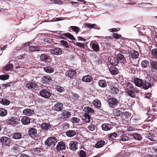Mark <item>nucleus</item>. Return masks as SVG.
<instances>
[{
  "label": "nucleus",
  "instance_id": "obj_60",
  "mask_svg": "<svg viewBox=\"0 0 157 157\" xmlns=\"http://www.w3.org/2000/svg\"><path fill=\"white\" fill-rule=\"evenodd\" d=\"M152 55L156 57H157V48L153 49L151 51Z\"/></svg>",
  "mask_w": 157,
  "mask_h": 157
},
{
  "label": "nucleus",
  "instance_id": "obj_30",
  "mask_svg": "<svg viewBox=\"0 0 157 157\" xmlns=\"http://www.w3.org/2000/svg\"><path fill=\"white\" fill-rule=\"evenodd\" d=\"M51 127V125L47 123H44L42 124L41 125V128L42 130L45 131L49 129Z\"/></svg>",
  "mask_w": 157,
  "mask_h": 157
},
{
  "label": "nucleus",
  "instance_id": "obj_25",
  "mask_svg": "<svg viewBox=\"0 0 157 157\" xmlns=\"http://www.w3.org/2000/svg\"><path fill=\"white\" fill-rule=\"evenodd\" d=\"M93 79L89 75H87L84 76L82 78V80L84 82H89Z\"/></svg>",
  "mask_w": 157,
  "mask_h": 157
},
{
  "label": "nucleus",
  "instance_id": "obj_52",
  "mask_svg": "<svg viewBox=\"0 0 157 157\" xmlns=\"http://www.w3.org/2000/svg\"><path fill=\"white\" fill-rule=\"evenodd\" d=\"M130 48L129 47H127L125 49H121L120 50V52L121 53H122L124 54H127L129 53V49Z\"/></svg>",
  "mask_w": 157,
  "mask_h": 157
},
{
  "label": "nucleus",
  "instance_id": "obj_36",
  "mask_svg": "<svg viewBox=\"0 0 157 157\" xmlns=\"http://www.w3.org/2000/svg\"><path fill=\"white\" fill-rule=\"evenodd\" d=\"M51 80V78L50 76H44L42 78V82L43 83H47L49 82Z\"/></svg>",
  "mask_w": 157,
  "mask_h": 157
},
{
  "label": "nucleus",
  "instance_id": "obj_53",
  "mask_svg": "<svg viewBox=\"0 0 157 157\" xmlns=\"http://www.w3.org/2000/svg\"><path fill=\"white\" fill-rule=\"evenodd\" d=\"M71 121L73 124H77L80 122V120L77 118L73 117L72 118Z\"/></svg>",
  "mask_w": 157,
  "mask_h": 157
},
{
  "label": "nucleus",
  "instance_id": "obj_10",
  "mask_svg": "<svg viewBox=\"0 0 157 157\" xmlns=\"http://www.w3.org/2000/svg\"><path fill=\"white\" fill-rule=\"evenodd\" d=\"M60 35L62 38L63 39H65V37H66L72 40H76L74 36L72 34L69 33H61L60 34Z\"/></svg>",
  "mask_w": 157,
  "mask_h": 157
},
{
  "label": "nucleus",
  "instance_id": "obj_57",
  "mask_svg": "<svg viewBox=\"0 0 157 157\" xmlns=\"http://www.w3.org/2000/svg\"><path fill=\"white\" fill-rule=\"evenodd\" d=\"M9 75H0V79L5 80L8 79L9 78Z\"/></svg>",
  "mask_w": 157,
  "mask_h": 157
},
{
  "label": "nucleus",
  "instance_id": "obj_38",
  "mask_svg": "<svg viewBox=\"0 0 157 157\" xmlns=\"http://www.w3.org/2000/svg\"><path fill=\"white\" fill-rule=\"evenodd\" d=\"M92 48L96 52H99L100 51V48L98 43L97 44H92Z\"/></svg>",
  "mask_w": 157,
  "mask_h": 157
},
{
  "label": "nucleus",
  "instance_id": "obj_16",
  "mask_svg": "<svg viewBox=\"0 0 157 157\" xmlns=\"http://www.w3.org/2000/svg\"><path fill=\"white\" fill-rule=\"evenodd\" d=\"M117 59L118 62L124 64L126 63V61L124 56L121 53H118L117 55Z\"/></svg>",
  "mask_w": 157,
  "mask_h": 157
},
{
  "label": "nucleus",
  "instance_id": "obj_3",
  "mask_svg": "<svg viewBox=\"0 0 157 157\" xmlns=\"http://www.w3.org/2000/svg\"><path fill=\"white\" fill-rule=\"evenodd\" d=\"M50 52L52 55L56 56L61 55L62 53V50L61 48L59 47H55L51 49Z\"/></svg>",
  "mask_w": 157,
  "mask_h": 157
},
{
  "label": "nucleus",
  "instance_id": "obj_40",
  "mask_svg": "<svg viewBox=\"0 0 157 157\" xmlns=\"http://www.w3.org/2000/svg\"><path fill=\"white\" fill-rule=\"evenodd\" d=\"M122 113L120 110V108L115 109L113 111V113L114 116L116 117H119L121 116Z\"/></svg>",
  "mask_w": 157,
  "mask_h": 157
},
{
  "label": "nucleus",
  "instance_id": "obj_23",
  "mask_svg": "<svg viewBox=\"0 0 157 157\" xmlns=\"http://www.w3.org/2000/svg\"><path fill=\"white\" fill-rule=\"evenodd\" d=\"M131 113L127 112H125L122 113L121 117L125 120L128 121V119L131 118Z\"/></svg>",
  "mask_w": 157,
  "mask_h": 157
},
{
  "label": "nucleus",
  "instance_id": "obj_14",
  "mask_svg": "<svg viewBox=\"0 0 157 157\" xmlns=\"http://www.w3.org/2000/svg\"><path fill=\"white\" fill-rule=\"evenodd\" d=\"M19 121V120L18 118L13 117L8 120V123L10 125L17 124Z\"/></svg>",
  "mask_w": 157,
  "mask_h": 157
},
{
  "label": "nucleus",
  "instance_id": "obj_49",
  "mask_svg": "<svg viewBox=\"0 0 157 157\" xmlns=\"http://www.w3.org/2000/svg\"><path fill=\"white\" fill-rule=\"evenodd\" d=\"M84 111L89 113H90L91 114H93L94 113V111L89 106H86L84 108Z\"/></svg>",
  "mask_w": 157,
  "mask_h": 157
},
{
  "label": "nucleus",
  "instance_id": "obj_11",
  "mask_svg": "<svg viewBox=\"0 0 157 157\" xmlns=\"http://www.w3.org/2000/svg\"><path fill=\"white\" fill-rule=\"evenodd\" d=\"M71 115L70 112L66 110H64L59 115L60 118L64 120L69 117V116Z\"/></svg>",
  "mask_w": 157,
  "mask_h": 157
},
{
  "label": "nucleus",
  "instance_id": "obj_26",
  "mask_svg": "<svg viewBox=\"0 0 157 157\" xmlns=\"http://www.w3.org/2000/svg\"><path fill=\"white\" fill-rule=\"evenodd\" d=\"M146 137L151 141H155L156 139L155 135L152 133L149 132L147 133Z\"/></svg>",
  "mask_w": 157,
  "mask_h": 157
},
{
  "label": "nucleus",
  "instance_id": "obj_35",
  "mask_svg": "<svg viewBox=\"0 0 157 157\" xmlns=\"http://www.w3.org/2000/svg\"><path fill=\"white\" fill-rule=\"evenodd\" d=\"M143 83L141 88L144 90L148 89L151 86V84L145 81H143Z\"/></svg>",
  "mask_w": 157,
  "mask_h": 157
},
{
  "label": "nucleus",
  "instance_id": "obj_1",
  "mask_svg": "<svg viewBox=\"0 0 157 157\" xmlns=\"http://www.w3.org/2000/svg\"><path fill=\"white\" fill-rule=\"evenodd\" d=\"M57 139L54 136L48 137L45 141V144L48 147H52L54 146L57 142Z\"/></svg>",
  "mask_w": 157,
  "mask_h": 157
},
{
  "label": "nucleus",
  "instance_id": "obj_22",
  "mask_svg": "<svg viewBox=\"0 0 157 157\" xmlns=\"http://www.w3.org/2000/svg\"><path fill=\"white\" fill-rule=\"evenodd\" d=\"M110 72L113 75H116L119 73L118 69L116 67L111 66L109 68Z\"/></svg>",
  "mask_w": 157,
  "mask_h": 157
},
{
  "label": "nucleus",
  "instance_id": "obj_62",
  "mask_svg": "<svg viewBox=\"0 0 157 157\" xmlns=\"http://www.w3.org/2000/svg\"><path fill=\"white\" fill-rule=\"evenodd\" d=\"M151 34L152 37L153 38H155L156 36H157V35H156V33L155 29H154V30H151Z\"/></svg>",
  "mask_w": 157,
  "mask_h": 157
},
{
  "label": "nucleus",
  "instance_id": "obj_29",
  "mask_svg": "<svg viewBox=\"0 0 157 157\" xmlns=\"http://www.w3.org/2000/svg\"><path fill=\"white\" fill-rule=\"evenodd\" d=\"M98 85L102 88H105L107 86V84L105 80L101 79L98 81Z\"/></svg>",
  "mask_w": 157,
  "mask_h": 157
},
{
  "label": "nucleus",
  "instance_id": "obj_44",
  "mask_svg": "<svg viewBox=\"0 0 157 157\" xmlns=\"http://www.w3.org/2000/svg\"><path fill=\"white\" fill-rule=\"evenodd\" d=\"M22 135L21 133L19 132L14 133L13 135V138L15 139H21Z\"/></svg>",
  "mask_w": 157,
  "mask_h": 157
},
{
  "label": "nucleus",
  "instance_id": "obj_47",
  "mask_svg": "<svg viewBox=\"0 0 157 157\" xmlns=\"http://www.w3.org/2000/svg\"><path fill=\"white\" fill-rule=\"evenodd\" d=\"M126 92L128 95L131 97L134 98L135 97V94L134 91L132 89L127 90Z\"/></svg>",
  "mask_w": 157,
  "mask_h": 157
},
{
  "label": "nucleus",
  "instance_id": "obj_5",
  "mask_svg": "<svg viewBox=\"0 0 157 157\" xmlns=\"http://www.w3.org/2000/svg\"><path fill=\"white\" fill-rule=\"evenodd\" d=\"M40 95L45 98H49L51 96L50 92L46 89H43L39 92Z\"/></svg>",
  "mask_w": 157,
  "mask_h": 157
},
{
  "label": "nucleus",
  "instance_id": "obj_54",
  "mask_svg": "<svg viewBox=\"0 0 157 157\" xmlns=\"http://www.w3.org/2000/svg\"><path fill=\"white\" fill-rule=\"evenodd\" d=\"M60 42L65 48H68L69 47V45L67 41L64 40H61L60 41Z\"/></svg>",
  "mask_w": 157,
  "mask_h": 157
},
{
  "label": "nucleus",
  "instance_id": "obj_13",
  "mask_svg": "<svg viewBox=\"0 0 157 157\" xmlns=\"http://www.w3.org/2000/svg\"><path fill=\"white\" fill-rule=\"evenodd\" d=\"M78 143L75 141H73L71 142L69 144V149L73 151H75L77 149Z\"/></svg>",
  "mask_w": 157,
  "mask_h": 157
},
{
  "label": "nucleus",
  "instance_id": "obj_18",
  "mask_svg": "<svg viewBox=\"0 0 157 157\" xmlns=\"http://www.w3.org/2000/svg\"><path fill=\"white\" fill-rule=\"evenodd\" d=\"M25 87L28 89H35L38 87V85L34 82H30L26 83Z\"/></svg>",
  "mask_w": 157,
  "mask_h": 157
},
{
  "label": "nucleus",
  "instance_id": "obj_4",
  "mask_svg": "<svg viewBox=\"0 0 157 157\" xmlns=\"http://www.w3.org/2000/svg\"><path fill=\"white\" fill-rule=\"evenodd\" d=\"M129 49V57L130 59H136L138 57L139 54L138 52L131 48Z\"/></svg>",
  "mask_w": 157,
  "mask_h": 157
},
{
  "label": "nucleus",
  "instance_id": "obj_28",
  "mask_svg": "<svg viewBox=\"0 0 157 157\" xmlns=\"http://www.w3.org/2000/svg\"><path fill=\"white\" fill-rule=\"evenodd\" d=\"M21 121L24 125L28 124L30 122V119L27 117H24L21 119Z\"/></svg>",
  "mask_w": 157,
  "mask_h": 157
},
{
  "label": "nucleus",
  "instance_id": "obj_45",
  "mask_svg": "<svg viewBox=\"0 0 157 157\" xmlns=\"http://www.w3.org/2000/svg\"><path fill=\"white\" fill-rule=\"evenodd\" d=\"M7 113V112L6 109L3 108H0V116L1 117H4L6 116Z\"/></svg>",
  "mask_w": 157,
  "mask_h": 157
},
{
  "label": "nucleus",
  "instance_id": "obj_7",
  "mask_svg": "<svg viewBox=\"0 0 157 157\" xmlns=\"http://www.w3.org/2000/svg\"><path fill=\"white\" fill-rule=\"evenodd\" d=\"M2 144L5 146H10V138L6 136L2 137L1 139Z\"/></svg>",
  "mask_w": 157,
  "mask_h": 157
},
{
  "label": "nucleus",
  "instance_id": "obj_24",
  "mask_svg": "<svg viewBox=\"0 0 157 157\" xmlns=\"http://www.w3.org/2000/svg\"><path fill=\"white\" fill-rule=\"evenodd\" d=\"M13 61V60H10L9 63L7 64L6 67L4 68V70L6 71H11L12 70V68L13 67V64L11 63Z\"/></svg>",
  "mask_w": 157,
  "mask_h": 157
},
{
  "label": "nucleus",
  "instance_id": "obj_34",
  "mask_svg": "<svg viewBox=\"0 0 157 157\" xmlns=\"http://www.w3.org/2000/svg\"><path fill=\"white\" fill-rule=\"evenodd\" d=\"M105 141L103 140L98 141L95 145V147L96 148L102 147L105 145Z\"/></svg>",
  "mask_w": 157,
  "mask_h": 157
},
{
  "label": "nucleus",
  "instance_id": "obj_33",
  "mask_svg": "<svg viewBox=\"0 0 157 157\" xmlns=\"http://www.w3.org/2000/svg\"><path fill=\"white\" fill-rule=\"evenodd\" d=\"M76 134V132L73 130H69L66 132L67 136L70 137H72Z\"/></svg>",
  "mask_w": 157,
  "mask_h": 157
},
{
  "label": "nucleus",
  "instance_id": "obj_8",
  "mask_svg": "<svg viewBox=\"0 0 157 157\" xmlns=\"http://www.w3.org/2000/svg\"><path fill=\"white\" fill-rule=\"evenodd\" d=\"M63 105L61 102H57L53 106V109L55 111H61L62 110Z\"/></svg>",
  "mask_w": 157,
  "mask_h": 157
},
{
  "label": "nucleus",
  "instance_id": "obj_19",
  "mask_svg": "<svg viewBox=\"0 0 157 157\" xmlns=\"http://www.w3.org/2000/svg\"><path fill=\"white\" fill-rule=\"evenodd\" d=\"M113 126L107 123L103 124L101 125V127L103 130L105 131H109L113 128Z\"/></svg>",
  "mask_w": 157,
  "mask_h": 157
},
{
  "label": "nucleus",
  "instance_id": "obj_63",
  "mask_svg": "<svg viewBox=\"0 0 157 157\" xmlns=\"http://www.w3.org/2000/svg\"><path fill=\"white\" fill-rule=\"evenodd\" d=\"M117 134L115 132L110 133L109 135V137L110 138H113L114 137H116L117 136Z\"/></svg>",
  "mask_w": 157,
  "mask_h": 157
},
{
  "label": "nucleus",
  "instance_id": "obj_2",
  "mask_svg": "<svg viewBox=\"0 0 157 157\" xmlns=\"http://www.w3.org/2000/svg\"><path fill=\"white\" fill-rule=\"evenodd\" d=\"M108 102L110 106L114 107L120 103L115 98H110L108 99Z\"/></svg>",
  "mask_w": 157,
  "mask_h": 157
},
{
  "label": "nucleus",
  "instance_id": "obj_48",
  "mask_svg": "<svg viewBox=\"0 0 157 157\" xmlns=\"http://www.w3.org/2000/svg\"><path fill=\"white\" fill-rule=\"evenodd\" d=\"M120 141H125L129 140L130 137L126 136L125 135H122L120 137Z\"/></svg>",
  "mask_w": 157,
  "mask_h": 157
},
{
  "label": "nucleus",
  "instance_id": "obj_59",
  "mask_svg": "<svg viewBox=\"0 0 157 157\" xmlns=\"http://www.w3.org/2000/svg\"><path fill=\"white\" fill-rule=\"evenodd\" d=\"M95 126L94 124H91L88 126V128L90 131H93L95 129Z\"/></svg>",
  "mask_w": 157,
  "mask_h": 157
},
{
  "label": "nucleus",
  "instance_id": "obj_41",
  "mask_svg": "<svg viewBox=\"0 0 157 157\" xmlns=\"http://www.w3.org/2000/svg\"><path fill=\"white\" fill-rule=\"evenodd\" d=\"M69 29H71L73 32L75 33L76 34L78 33L80 30V28L79 27L74 26H71Z\"/></svg>",
  "mask_w": 157,
  "mask_h": 157
},
{
  "label": "nucleus",
  "instance_id": "obj_32",
  "mask_svg": "<svg viewBox=\"0 0 157 157\" xmlns=\"http://www.w3.org/2000/svg\"><path fill=\"white\" fill-rule=\"evenodd\" d=\"M93 104L96 108H101V101L98 99H95L94 100Z\"/></svg>",
  "mask_w": 157,
  "mask_h": 157
},
{
  "label": "nucleus",
  "instance_id": "obj_46",
  "mask_svg": "<svg viewBox=\"0 0 157 157\" xmlns=\"http://www.w3.org/2000/svg\"><path fill=\"white\" fill-rule=\"evenodd\" d=\"M111 90L112 92L115 94H118L119 91V90L118 88L114 86H111Z\"/></svg>",
  "mask_w": 157,
  "mask_h": 157
},
{
  "label": "nucleus",
  "instance_id": "obj_20",
  "mask_svg": "<svg viewBox=\"0 0 157 157\" xmlns=\"http://www.w3.org/2000/svg\"><path fill=\"white\" fill-rule=\"evenodd\" d=\"M42 47L40 46H31L29 48V50L32 52L41 51L42 50Z\"/></svg>",
  "mask_w": 157,
  "mask_h": 157
},
{
  "label": "nucleus",
  "instance_id": "obj_17",
  "mask_svg": "<svg viewBox=\"0 0 157 157\" xmlns=\"http://www.w3.org/2000/svg\"><path fill=\"white\" fill-rule=\"evenodd\" d=\"M76 75V72L75 70H70L67 71L66 75L71 77V78H73L75 77Z\"/></svg>",
  "mask_w": 157,
  "mask_h": 157
},
{
  "label": "nucleus",
  "instance_id": "obj_61",
  "mask_svg": "<svg viewBox=\"0 0 157 157\" xmlns=\"http://www.w3.org/2000/svg\"><path fill=\"white\" fill-rule=\"evenodd\" d=\"M79 156L80 157H85L86 156V152L82 150L80 151Z\"/></svg>",
  "mask_w": 157,
  "mask_h": 157
},
{
  "label": "nucleus",
  "instance_id": "obj_15",
  "mask_svg": "<svg viewBox=\"0 0 157 157\" xmlns=\"http://www.w3.org/2000/svg\"><path fill=\"white\" fill-rule=\"evenodd\" d=\"M84 25L85 28H88L90 29L94 28L95 29H99V27L96 24H91L89 23L86 22L84 24Z\"/></svg>",
  "mask_w": 157,
  "mask_h": 157
},
{
  "label": "nucleus",
  "instance_id": "obj_64",
  "mask_svg": "<svg viewBox=\"0 0 157 157\" xmlns=\"http://www.w3.org/2000/svg\"><path fill=\"white\" fill-rule=\"evenodd\" d=\"M14 82H12L5 84L4 85V86L5 87L7 88L9 86H12L14 85Z\"/></svg>",
  "mask_w": 157,
  "mask_h": 157
},
{
  "label": "nucleus",
  "instance_id": "obj_9",
  "mask_svg": "<svg viewBox=\"0 0 157 157\" xmlns=\"http://www.w3.org/2000/svg\"><path fill=\"white\" fill-rule=\"evenodd\" d=\"M40 59L44 62H48L50 60L51 58L50 56L48 54L43 53L41 54L40 57Z\"/></svg>",
  "mask_w": 157,
  "mask_h": 157
},
{
  "label": "nucleus",
  "instance_id": "obj_58",
  "mask_svg": "<svg viewBox=\"0 0 157 157\" xmlns=\"http://www.w3.org/2000/svg\"><path fill=\"white\" fill-rule=\"evenodd\" d=\"M151 65L152 68L157 70V62L154 61H152Z\"/></svg>",
  "mask_w": 157,
  "mask_h": 157
},
{
  "label": "nucleus",
  "instance_id": "obj_42",
  "mask_svg": "<svg viewBox=\"0 0 157 157\" xmlns=\"http://www.w3.org/2000/svg\"><path fill=\"white\" fill-rule=\"evenodd\" d=\"M10 102L9 100L5 98L2 99L0 101V103L4 105H9Z\"/></svg>",
  "mask_w": 157,
  "mask_h": 157
},
{
  "label": "nucleus",
  "instance_id": "obj_31",
  "mask_svg": "<svg viewBox=\"0 0 157 157\" xmlns=\"http://www.w3.org/2000/svg\"><path fill=\"white\" fill-rule=\"evenodd\" d=\"M33 110L29 109H25L23 111V113L28 116H30L34 113Z\"/></svg>",
  "mask_w": 157,
  "mask_h": 157
},
{
  "label": "nucleus",
  "instance_id": "obj_55",
  "mask_svg": "<svg viewBox=\"0 0 157 157\" xmlns=\"http://www.w3.org/2000/svg\"><path fill=\"white\" fill-rule=\"evenodd\" d=\"M84 117L86 119V123H89L90 121V115L88 114L85 113L84 115Z\"/></svg>",
  "mask_w": 157,
  "mask_h": 157
},
{
  "label": "nucleus",
  "instance_id": "obj_56",
  "mask_svg": "<svg viewBox=\"0 0 157 157\" xmlns=\"http://www.w3.org/2000/svg\"><path fill=\"white\" fill-rule=\"evenodd\" d=\"M48 2L50 3H55L56 4H63V2L60 0H48Z\"/></svg>",
  "mask_w": 157,
  "mask_h": 157
},
{
  "label": "nucleus",
  "instance_id": "obj_39",
  "mask_svg": "<svg viewBox=\"0 0 157 157\" xmlns=\"http://www.w3.org/2000/svg\"><path fill=\"white\" fill-rule=\"evenodd\" d=\"M28 132L30 135L35 136L37 134V130L35 128H29Z\"/></svg>",
  "mask_w": 157,
  "mask_h": 157
},
{
  "label": "nucleus",
  "instance_id": "obj_43",
  "mask_svg": "<svg viewBox=\"0 0 157 157\" xmlns=\"http://www.w3.org/2000/svg\"><path fill=\"white\" fill-rule=\"evenodd\" d=\"M132 136L133 138L136 140H141L142 139V137L140 134L135 133L133 134Z\"/></svg>",
  "mask_w": 157,
  "mask_h": 157
},
{
  "label": "nucleus",
  "instance_id": "obj_12",
  "mask_svg": "<svg viewBox=\"0 0 157 157\" xmlns=\"http://www.w3.org/2000/svg\"><path fill=\"white\" fill-rule=\"evenodd\" d=\"M65 144L63 141H60L58 143L56 149L57 151H62L66 149Z\"/></svg>",
  "mask_w": 157,
  "mask_h": 157
},
{
  "label": "nucleus",
  "instance_id": "obj_50",
  "mask_svg": "<svg viewBox=\"0 0 157 157\" xmlns=\"http://www.w3.org/2000/svg\"><path fill=\"white\" fill-rule=\"evenodd\" d=\"M42 41V40L40 39H37L36 38L35 39L33 40L31 42L32 43H34V44H36V45H41V43H40V41Z\"/></svg>",
  "mask_w": 157,
  "mask_h": 157
},
{
  "label": "nucleus",
  "instance_id": "obj_27",
  "mask_svg": "<svg viewBox=\"0 0 157 157\" xmlns=\"http://www.w3.org/2000/svg\"><path fill=\"white\" fill-rule=\"evenodd\" d=\"M43 69L46 72L48 73H52L54 71V69L51 66H47L44 67Z\"/></svg>",
  "mask_w": 157,
  "mask_h": 157
},
{
  "label": "nucleus",
  "instance_id": "obj_37",
  "mask_svg": "<svg viewBox=\"0 0 157 157\" xmlns=\"http://www.w3.org/2000/svg\"><path fill=\"white\" fill-rule=\"evenodd\" d=\"M146 78L148 79V80L149 81L150 83L151 84H154L155 82L157 81V79H155V78L151 75H147Z\"/></svg>",
  "mask_w": 157,
  "mask_h": 157
},
{
  "label": "nucleus",
  "instance_id": "obj_51",
  "mask_svg": "<svg viewBox=\"0 0 157 157\" xmlns=\"http://www.w3.org/2000/svg\"><path fill=\"white\" fill-rule=\"evenodd\" d=\"M141 65L143 67H147L149 65V62L147 60H143L141 62Z\"/></svg>",
  "mask_w": 157,
  "mask_h": 157
},
{
  "label": "nucleus",
  "instance_id": "obj_6",
  "mask_svg": "<svg viewBox=\"0 0 157 157\" xmlns=\"http://www.w3.org/2000/svg\"><path fill=\"white\" fill-rule=\"evenodd\" d=\"M108 59L109 63L113 66H116L118 63V61L117 59L113 56H109Z\"/></svg>",
  "mask_w": 157,
  "mask_h": 157
},
{
  "label": "nucleus",
  "instance_id": "obj_21",
  "mask_svg": "<svg viewBox=\"0 0 157 157\" xmlns=\"http://www.w3.org/2000/svg\"><path fill=\"white\" fill-rule=\"evenodd\" d=\"M143 82V81L140 78H134V82L136 86L141 87Z\"/></svg>",
  "mask_w": 157,
  "mask_h": 157
}]
</instances>
